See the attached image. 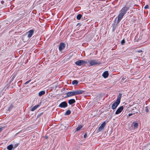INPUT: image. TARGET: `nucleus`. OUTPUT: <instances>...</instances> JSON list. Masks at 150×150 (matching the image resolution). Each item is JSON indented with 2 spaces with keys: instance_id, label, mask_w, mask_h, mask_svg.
Wrapping results in <instances>:
<instances>
[{
  "instance_id": "20e7f679",
  "label": "nucleus",
  "mask_w": 150,
  "mask_h": 150,
  "mask_svg": "<svg viewBox=\"0 0 150 150\" xmlns=\"http://www.w3.org/2000/svg\"><path fill=\"white\" fill-rule=\"evenodd\" d=\"M75 64L78 66H80L86 64L87 62L83 60H79L76 61Z\"/></svg>"
},
{
  "instance_id": "a878e982",
  "label": "nucleus",
  "mask_w": 150,
  "mask_h": 150,
  "mask_svg": "<svg viewBox=\"0 0 150 150\" xmlns=\"http://www.w3.org/2000/svg\"><path fill=\"white\" fill-rule=\"evenodd\" d=\"M31 81V80H29L27 82H26L25 83V84H27V83H29L30 81Z\"/></svg>"
},
{
  "instance_id": "aec40b11",
  "label": "nucleus",
  "mask_w": 150,
  "mask_h": 150,
  "mask_svg": "<svg viewBox=\"0 0 150 150\" xmlns=\"http://www.w3.org/2000/svg\"><path fill=\"white\" fill-rule=\"evenodd\" d=\"M82 17V15L79 14L77 16L76 18L77 19L79 20Z\"/></svg>"
},
{
  "instance_id": "6ab92c4d",
  "label": "nucleus",
  "mask_w": 150,
  "mask_h": 150,
  "mask_svg": "<svg viewBox=\"0 0 150 150\" xmlns=\"http://www.w3.org/2000/svg\"><path fill=\"white\" fill-rule=\"evenodd\" d=\"M71 112L70 110H67L65 113L64 115H69L70 114Z\"/></svg>"
},
{
  "instance_id": "b1692460",
  "label": "nucleus",
  "mask_w": 150,
  "mask_h": 150,
  "mask_svg": "<svg viewBox=\"0 0 150 150\" xmlns=\"http://www.w3.org/2000/svg\"><path fill=\"white\" fill-rule=\"evenodd\" d=\"M144 8L145 9H148L149 8V6L148 5H146L145 6Z\"/></svg>"
},
{
  "instance_id": "dca6fc26",
  "label": "nucleus",
  "mask_w": 150,
  "mask_h": 150,
  "mask_svg": "<svg viewBox=\"0 0 150 150\" xmlns=\"http://www.w3.org/2000/svg\"><path fill=\"white\" fill-rule=\"evenodd\" d=\"M45 93V91H42L40 92L38 94V95L39 96H41L43 95H44Z\"/></svg>"
},
{
  "instance_id": "c85d7f7f",
  "label": "nucleus",
  "mask_w": 150,
  "mask_h": 150,
  "mask_svg": "<svg viewBox=\"0 0 150 150\" xmlns=\"http://www.w3.org/2000/svg\"><path fill=\"white\" fill-rule=\"evenodd\" d=\"M137 52H139V53H141L142 52V51L141 50H139L137 51Z\"/></svg>"
},
{
  "instance_id": "423d86ee",
  "label": "nucleus",
  "mask_w": 150,
  "mask_h": 150,
  "mask_svg": "<svg viewBox=\"0 0 150 150\" xmlns=\"http://www.w3.org/2000/svg\"><path fill=\"white\" fill-rule=\"evenodd\" d=\"M68 106V104L66 101H63L60 103L58 107L62 108H65Z\"/></svg>"
},
{
  "instance_id": "f03ea898",
  "label": "nucleus",
  "mask_w": 150,
  "mask_h": 150,
  "mask_svg": "<svg viewBox=\"0 0 150 150\" xmlns=\"http://www.w3.org/2000/svg\"><path fill=\"white\" fill-rule=\"evenodd\" d=\"M122 95L121 93H119L117 99L112 104L111 108L113 110L115 109L120 104Z\"/></svg>"
},
{
  "instance_id": "2f4dec72",
  "label": "nucleus",
  "mask_w": 150,
  "mask_h": 150,
  "mask_svg": "<svg viewBox=\"0 0 150 150\" xmlns=\"http://www.w3.org/2000/svg\"><path fill=\"white\" fill-rule=\"evenodd\" d=\"M18 146V145L17 144H16L15 145V148L16 147Z\"/></svg>"
},
{
  "instance_id": "473e14b6",
  "label": "nucleus",
  "mask_w": 150,
  "mask_h": 150,
  "mask_svg": "<svg viewBox=\"0 0 150 150\" xmlns=\"http://www.w3.org/2000/svg\"><path fill=\"white\" fill-rule=\"evenodd\" d=\"M33 83V82H31V83H30V84H31V83Z\"/></svg>"
},
{
  "instance_id": "9d476101",
  "label": "nucleus",
  "mask_w": 150,
  "mask_h": 150,
  "mask_svg": "<svg viewBox=\"0 0 150 150\" xmlns=\"http://www.w3.org/2000/svg\"><path fill=\"white\" fill-rule=\"evenodd\" d=\"M105 122L104 121L101 124L100 127H99L98 130L99 131H101L104 128V127L105 125Z\"/></svg>"
},
{
  "instance_id": "7ed1b4c3",
  "label": "nucleus",
  "mask_w": 150,
  "mask_h": 150,
  "mask_svg": "<svg viewBox=\"0 0 150 150\" xmlns=\"http://www.w3.org/2000/svg\"><path fill=\"white\" fill-rule=\"evenodd\" d=\"M34 33V30H30L27 33V34L24 35L23 38L22 39L24 41H26L28 40L33 35Z\"/></svg>"
},
{
  "instance_id": "c756f323",
  "label": "nucleus",
  "mask_w": 150,
  "mask_h": 150,
  "mask_svg": "<svg viewBox=\"0 0 150 150\" xmlns=\"http://www.w3.org/2000/svg\"><path fill=\"white\" fill-rule=\"evenodd\" d=\"M87 136V134L86 133L84 135V138H86Z\"/></svg>"
},
{
  "instance_id": "f3484780",
  "label": "nucleus",
  "mask_w": 150,
  "mask_h": 150,
  "mask_svg": "<svg viewBox=\"0 0 150 150\" xmlns=\"http://www.w3.org/2000/svg\"><path fill=\"white\" fill-rule=\"evenodd\" d=\"M12 144H10L7 146V148L8 150H11L13 148Z\"/></svg>"
},
{
  "instance_id": "4468645a",
  "label": "nucleus",
  "mask_w": 150,
  "mask_h": 150,
  "mask_svg": "<svg viewBox=\"0 0 150 150\" xmlns=\"http://www.w3.org/2000/svg\"><path fill=\"white\" fill-rule=\"evenodd\" d=\"M132 126H133L134 129H136L138 126V124L136 122H133L132 123Z\"/></svg>"
},
{
  "instance_id": "1a4fd4ad",
  "label": "nucleus",
  "mask_w": 150,
  "mask_h": 150,
  "mask_svg": "<svg viewBox=\"0 0 150 150\" xmlns=\"http://www.w3.org/2000/svg\"><path fill=\"white\" fill-rule=\"evenodd\" d=\"M65 45L64 44L62 43H61L59 47V50L60 51H62L65 48Z\"/></svg>"
},
{
  "instance_id": "a211bd4d",
  "label": "nucleus",
  "mask_w": 150,
  "mask_h": 150,
  "mask_svg": "<svg viewBox=\"0 0 150 150\" xmlns=\"http://www.w3.org/2000/svg\"><path fill=\"white\" fill-rule=\"evenodd\" d=\"M82 127V126L81 125H79L78 127L76 129V130L75 132L78 131H79L81 129Z\"/></svg>"
},
{
  "instance_id": "f8f14e48",
  "label": "nucleus",
  "mask_w": 150,
  "mask_h": 150,
  "mask_svg": "<svg viewBox=\"0 0 150 150\" xmlns=\"http://www.w3.org/2000/svg\"><path fill=\"white\" fill-rule=\"evenodd\" d=\"M76 101L74 99H72L69 100H68V103L70 105H72L75 103Z\"/></svg>"
},
{
  "instance_id": "7c9ffc66",
  "label": "nucleus",
  "mask_w": 150,
  "mask_h": 150,
  "mask_svg": "<svg viewBox=\"0 0 150 150\" xmlns=\"http://www.w3.org/2000/svg\"><path fill=\"white\" fill-rule=\"evenodd\" d=\"M70 81H67V83L68 84H69V82Z\"/></svg>"
},
{
  "instance_id": "2eb2a0df",
  "label": "nucleus",
  "mask_w": 150,
  "mask_h": 150,
  "mask_svg": "<svg viewBox=\"0 0 150 150\" xmlns=\"http://www.w3.org/2000/svg\"><path fill=\"white\" fill-rule=\"evenodd\" d=\"M39 106V105H35L33 107H32L31 109V111H34L36 109L38 108Z\"/></svg>"
},
{
  "instance_id": "4be33fe9",
  "label": "nucleus",
  "mask_w": 150,
  "mask_h": 150,
  "mask_svg": "<svg viewBox=\"0 0 150 150\" xmlns=\"http://www.w3.org/2000/svg\"><path fill=\"white\" fill-rule=\"evenodd\" d=\"M13 108V106H12L11 105H10L9 106V107H8V110H7V111L11 110Z\"/></svg>"
},
{
  "instance_id": "f257e3e1",
  "label": "nucleus",
  "mask_w": 150,
  "mask_h": 150,
  "mask_svg": "<svg viewBox=\"0 0 150 150\" xmlns=\"http://www.w3.org/2000/svg\"><path fill=\"white\" fill-rule=\"evenodd\" d=\"M128 9V8L124 7L122 8L121 10L120 13L117 17V22L118 23H119L120 21Z\"/></svg>"
},
{
  "instance_id": "39448f33",
  "label": "nucleus",
  "mask_w": 150,
  "mask_h": 150,
  "mask_svg": "<svg viewBox=\"0 0 150 150\" xmlns=\"http://www.w3.org/2000/svg\"><path fill=\"white\" fill-rule=\"evenodd\" d=\"M89 64L91 66H93L96 64H100V63L96 60H93L90 61Z\"/></svg>"
},
{
  "instance_id": "5701e85b",
  "label": "nucleus",
  "mask_w": 150,
  "mask_h": 150,
  "mask_svg": "<svg viewBox=\"0 0 150 150\" xmlns=\"http://www.w3.org/2000/svg\"><path fill=\"white\" fill-rule=\"evenodd\" d=\"M6 126H4L2 127H0V132Z\"/></svg>"
},
{
  "instance_id": "9b49d317",
  "label": "nucleus",
  "mask_w": 150,
  "mask_h": 150,
  "mask_svg": "<svg viewBox=\"0 0 150 150\" xmlns=\"http://www.w3.org/2000/svg\"><path fill=\"white\" fill-rule=\"evenodd\" d=\"M75 92L76 95L83 93L84 92V91L82 90H79L75 91Z\"/></svg>"
},
{
  "instance_id": "cd10ccee",
  "label": "nucleus",
  "mask_w": 150,
  "mask_h": 150,
  "mask_svg": "<svg viewBox=\"0 0 150 150\" xmlns=\"http://www.w3.org/2000/svg\"><path fill=\"white\" fill-rule=\"evenodd\" d=\"M134 114V113H129L128 115V116H130L131 115H132Z\"/></svg>"
},
{
  "instance_id": "0eeeda50",
  "label": "nucleus",
  "mask_w": 150,
  "mask_h": 150,
  "mask_svg": "<svg viewBox=\"0 0 150 150\" xmlns=\"http://www.w3.org/2000/svg\"><path fill=\"white\" fill-rule=\"evenodd\" d=\"M67 96L65 98L73 96L76 95L75 91H70L66 93Z\"/></svg>"
},
{
  "instance_id": "bb28decb",
  "label": "nucleus",
  "mask_w": 150,
  "mask_h": 150,
  "mask_svg": "<svg viewBox=\"0 0 150 150\" xmlns=\"http://www.w3.org/2000/svg\"><path fill=\"white\" fill-rule=\"evenodd\" d=\"M125 42V40H123L122 41H121V44H123Z\"/></svg>"
},
{
  "instance_id": "ddd939ff",
  "label": "nucleus",
  "mask_w": 150,
  "mask_h": 150,
  "mask_svg": "<svg viewBox=\"0 0 150 150\" xmlns=\"http://www.w3.org/2000/svg\"><path fill=\"white\" fill-rule=\"evenodd\" d=\"M103 76L105 78H107L108 76V71H105L102 74Z\"/></svg>"
},
{
  "instance_id": "6e6552de",
  "label": "nucleus",
  "mask_w": 150,
  "mask_h": 150,
  "mask_svg": "<svg viewBox=\"0 0 150 150\" xmlns=\"http://www.w3.org/2000/svg\"><path fill=\"white\" fill-rule=\"evenodd\" d=\"M123 109V107L122 106H121L115 112V114L117 115L120 113Z\"/></svg>"
},
{
  "instance_id": "412c9836",
  "label": "nucleus",
  "mask_w": 150,
  "mask_h": 150,
  "mask_svg": "<svg viewBox=\"0 0 150 150\" xmlns=\"http://www.w3.org/2000/svg\"><path fill=\"white\" fill-rule=\"evenodd\" d=\"M78 83V81L77 80H75L73 81L72 82V84H77Z\"/></svg>"
},
{
  "instance_id": "f704fd0d",
  "label": "nucleus",
  "mask_w": 150,
  "mask_h": 150,
  "mask_svg": "<svg viewBox=\"0 0 150 150\" xmlns=\"http://www.w3.org/2000/svg\"><path fill=\"white\" fill-rule=\"evenodd\" d=\"M10 88H12L13 87H11Z\"/></svg>"
},
{
  "instance_id": "393cba45",
  "label": "nucleus",
  "mask_w": 150,
  "mask_h": 150,
  "mask_svg": "<svg viewBox=\"0 0 150 150\" xmlns=\"http://www.w3.org/2000/svg\"><path fill=\"white\" fill-rule=\"evenodd\" d=\"M9 85H6V88L5 89V90H6V89H7L9 88Z\"/></svg>"
},
{
  "instance_id": "72a5a7b5",
  "label": "nucleus",
  "mask_w": 150,
  "mask_h": 150,
  "mask_svg": "<svg viewBox=\"0 0 150 150\" xmlns=\"http://www.w3.org/2000/svg\"><path fill=\"white\" fill-rule=\"evenodd\" d=\"M149 78H150V76H149Z\"/></svg>"
}]
</instances>
